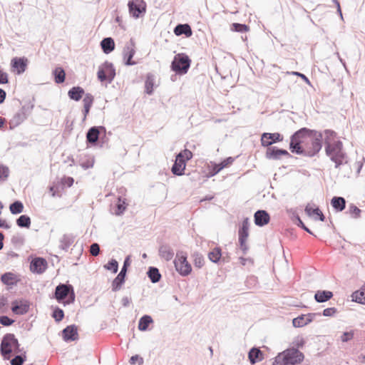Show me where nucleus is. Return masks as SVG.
I'll return each instance as SVG.
<instances>
[{"mask_svg":"<svg viewBox=\"0 0 365 365\" xmlns=\"http://www.w3.org/2000/svg\"><path fill=\"white\" fill-rule=\"evenodd\" d=\"M323 145V135L316 130H311L306 134V139L303 145V153L306 157L315 156L322 149Z\"/></svg>","mask_w":365,"mask_h":365,"instance_id":"nucleus-1","label":"nucleus"},{"mask_svg":"<svg viewBox=\"0 0 365 365\" xmlns=\"http://www.w3.org/2000/svg\"><path fill=\"white\" fill-rule=\"evenodd\" d=\"M325 153L335 163V168H339L341 165L347 163V155L344 150L341 140L334 141L333 143H327Z\"/></svg>","mask_w":365,"mask_h":365,"instance_id":"nucleus-2","label":"nucleus"},{"mask_svg":"<svg viewBox=\"0 0 365 365\" xmlns=\"http://www.w3.org/2000/svg\"><path fill=\"white\" fill-rule=\"evenodd\" d=\"M13 351L19 353L20 344L14 334H6L1 342L0 353L4 359L9 360Z\"/></svg>","mask_w":365,"mask_h":365,"instance_id":"nucleus-3","label":"nucleus"},{"mask_svg":"<svg viewBox=\"0 0 365 365\" xmlns=\"http://www.w3.org/2000/svg\"><path fill=\"white\" fill-rule=\"evenodd\" d=\"M75 297L74 289L71 284L60 283L56 287L54 298L58 302L69 304L74 302Z\"/></svg>","mask_w":365,"mask_h":365,"instance_id":"nucleus-4","label":"nucleus"},{"mask_svg":"<svg viewBox=\"0 0 365 365\" xmlns=\"http://www.w3.org/2000/svg\"><path fill=\"white\" fill-rule=\"evenodd\" d=\"M307 132H310L309 128H302L292 135L290 138L289 150L292 153L302 155L303 145Z\"/></svg>","mask_w":365,"mask_h":365,"instance_id":"nucleus-5","label":"nucleus"},{"mask_svg":"<svg viewBox=\"0 0 365 365\" xmlns=\"http://www.w3.org/2000/svg\"><path fill=\"white\" fill-rule=\"evenodd\" d=\"M191 60L187 55L181 53L176 54L171 63V70L178 75H185L190 67Z\"/></svg>","mask_w":365,"mask_h":365,"instance_id":"nucleus-6","label":"nucleus"},{"mask_svg":"<svg viewBox=\"0 0 365 365\" xmlns=\"http://www.w3.org/2000/svg\"><path fill=\"white\" fill-rule=\"evenodd\" d=\"M174 264L177 272L182 276H187L192 272L191 264L187 260V255L182 251L178 252Z\"/></svg>","mask_w":365,"mask_h":365,"instance_id":"nucleus-7","label":"nucleus"},{"mask_svg":"<svg viewBox=\"0 0 365 365\" xmlns=\"http://www.w3.org/2000/svg\"><path fill=\"white\" fill-rule=\"evenodd\" d=\"M97 74L98 78L101 82L107 81L108 83H111L115 76V69L112 63L106 61L99 68Z\"/></svg>","mask_w":365,"mask_h":365,"instance_id":"nucleus-8","label":"nucleus"},{"mask_svg":"<svg viewBox=\"0 0 365 365\" xmlns=\"http://www.w3.org/2000/svg\"><path fill=\"white\" fill-rule=\"evenodd\" d=\"M287 365H296L303 361L304 356L298 349H287L282 352Z\"/></svg>","mask_w":365,"mask_h":365,"instance_id":"nucleus-9","label":"nucleus"},{"mask_svg":"<svg viewBox=\"0 0 365 365\" xmlns=\"http://www.w3.org/2000/svg\"><path fill=\"white\" fill-rule=\"evenodd\" d=\"M130 265V256H127L123 262V267L112 282V291L117 292L120 289L122 285L124 284L125 280V276L128 271V267Z\"/></svg>","mask_w":365,"mask_h":365,"instance_id":"nucleus-10","label":"nucleus"},{"mask_svg":"<svg viewBox=\"0 0 365 365\" xmlns=\"http://www.w3.org/2000/svg\"><path fill=\"white\" fill-rule=\"evenodd\" d=\"M146 6V3L143 0H131L128 4L129 13L135 19H138L145 14Z\"/></svg>","mask_w":365,"mask_h":365,"instance_id":"nucleus-11","label":"nucleus"},{"mask_svg":"<svg viewBox=\"0 0 365 365\" xmlns=\"http://www.w3.org/2000/svg\"><path fill=\"white\" fill-rule=\"evenodd\" d=\"M260 140L262 146L270 147L274 143L282 141L283 136L279 133H263Z\"/></svg>","mask_w":365,"mask_h":365,"instance_id":"nucleus-12","label":"nucleus"},{"mask_svg":"<svg viewBox=\"0 0 365 365\" xmlns=\"http://www.w3.org/2000/svg\"><path fill=\"white\" fill-rule=\"evenodd\" d=\"M102 132L106 133V128L103 126H93L90 128L86 133L87 145H96Z\"/></svg>","mask_w":365,"mask_h":365,"instance_id":"nucleus-13","label":"nucleus"},{"mask_svg":"<svg viewBox=\"0 0 365 365\" xmlns=\"http://www.w3.org/2000/svg\"><path fill=\"white\" fill-rule=\"evenodd\" d=\"M135 53V43L133 40L131 38L130 40V42L126 43L123 51L125 65L133 66L136 64V62L132 60Z\"/></svg>","mask_w":365,"mask_h":365,"instance_id":"nucleus-14","label":"nucleus"},{"mask_svg":"<svg viewBox=\"0 0 365 365\" xmlns=\"http://www.w3.org/2000/svg\"><path fill=\"white\" fill-rule=\"evenodd\" d=\"M182 154V153H179L176 155L175 160L171 168L173 174L177 176H181L185 173L186 163Z\"/></svg>","mask_w":365,"mask_h":365,"instance_id":"nucleus-15","label":"nucleus"},{"mask_svg":"<svg viewBox=\"0 0 365 365\" xmlns=\"http://www.w3.org/2000/svg\"><path fill=\"white\" fill-rule=\"evenodd\" d=\"M317 316H321L320 313H309L307 314H301L292 320L294 327H302L313 322Z\"/></svg>","mask_w":365,"mask_h":365,"instance_id":"nucleus-16","label":"nucleus"},{"mask_svg":"<svg viewBox=\"0 0 365 365\" xmlns=\"http://www.w3.org/2000/svg\"><path fill=\"white\" fill-rule=\"evenodd\" d=\"M48 266L47 261L43 257H36L30 263V270L33 273L42 274Z\"/></svg>","mask_w":365,"mask_h":365,"instance_id":"nucleus-17","label":"nucleus"},{"mask_svg":"<svg viewBox=\"0 0 365 365\" xmlns=\"http://www.w3.org/2000/svg\"><path fill=\"white\" fill-rule=\"evenodd\" d=\"M30 304L27 300H14L11 303V311L18 315L26 314L29 310Z\"/></svg>","mask_w":365,"mask_h":365,"instance_id":"nucleus-18","label":"nucleus"},{"mask_svg":"<svg viewBox=\"0 0 365 365\" xmlns=\"http://www.w3.org/2000/svg\"><path fill=\"white\" fill-rule=\"evenodd\" d=\"M63 339L65 341H73L78 339V328L75 324L67 326L62 331Z\"/></svg>","mask_w":365,"mask_h":365,"instance_id":"nucleus-19","label":"nucleus"},{"mask_svg":"<svg viewBox=\"0 0 365 365\" xmlns=\"http://www.w3.org/2000/svg\"><path fill=\"white\" fill-rule=\"evenodd\" d=\"M28 60L25 57H14L11 59V66L18 74L23 73L27 67Z\"/></svg>","mask_w":365,"mask_h":365,"instance_id":"nucleus-20","label":"nucleus"},{"mask_svg":"<svg viewBox=\"0 0 365 365\" xmlns=\"http://www.w3.org/2000/svg\"><path fill=\"white\" fill-rule=\"evenodd\" d=\"M235 160V158L232 157H228L224 159L220 163H215L209 171V175L212 177L217 175L220 171H221L223 168L231 165Z\"/></svg>","mask_w":365,"mask_h":365,"instance_id":"nucleus-21","label":"nucleus"},{"mask_svg":"<svg viewBox=\"0 0 365 365\" xmlns=\"http://www.w3.org/2000/svg\"><path fill=\"white\" fill-rule=\"evenodd\" d=\"M270 216L266 210H259L254 215V221L256 225L262 227L269 223Z\"/></svg>","mask_w":365,"mask_h":365,"instance_id":"nucleus-22","label":"nucleus"},{"mask_svg":"<svg viewBox=\"0 0 365 365\" xmlns=\"http://www.w3.org/2000/svg\"><path fill=\"white\" fill-rule=\"evenodd\" d=\"M158 255L161 259L168 262L174 257V250L168 244H162L158 249Z\"/></svg>","mask_w":365,"mask_h":365,"instance_id":"nucleus-23","label":"nucleus"},{"mask_svg":"<svg viewBox=\"0 0 365 365\" xmlns=\"http://www.w3.org/2000/svg\"><path fill=\"white\" fill-rule=\"evenodd\" d=\"M173 31L177 36L185 35L186 37H190L192 35V29L188 24H178Z\"/></svg>","mask_w":365,"mask_h":365,"instance_id":"nucleus-24","label":"nucleus"},{"mask_svg":"<svg viewBox=\"0 0 365 365\" xmlns=\"http://www.w3.org/2000/svg\"><path fill=\"white\" fill-rule=\"evenodd\" d=\"M304 211L306 214L309 217L316 215L317 218L315 217V220L318 219L322 222L325 220V216L318 207H313L310 204H307V205L305 207Z\"/></svg>","mask_w":365,"mask_h":365,"instance_id":"nucleus-25","label":"nucleus"},{"mask_svg":"<svg viewBox=\"0 0 365 365\" xmlns=\"http://www.w3.org/2000/svg\"><path fill=\"white\" fill-rule=\"evenodd\" d=\"M333 297V293L328 290H318L314 294V299L318 303H323L329 301Z\"/></svg>","mask_w":365,"mask_h":365,"instance_id":"nucleus-26","label":"nucleus"},{"mask_svg":"<svg viewBox=\"0 0 365 365\" xmlns=\"http://www.w3.org/2000/svg\"><path fill=\"white\" fill-rule=\"evenodd\" d=\"M101 46L104 53L108 54L115 49V42L111 37L104 38L101 41Z\"/></svg>","mask_w":365,"mask_h":365,"instance_id":"nucleus-27","label":"nucleus"},{"mask_svg":"<svg viewBox=\"0 0 365 365\" xmlns=\"http://www.w3.org/2000/svg\"><path fill=\"white\" fill-rule=\"evenodd\" d=\"M262 352L259 348L253 347L248 353V358L251 364H255L262 359Z\"/></svg>","mask_w":365,"mask_h":365,"instance_id":"nucleus-28","label":"nucleus"},{"mask_svg":"<svg viewBox=\"0 0 365 365\" xmlns=\"http://www.w3.org/2000/svg\"><path fill=\"white\" fill-rule=\"evenodd\" d=\"M84 94V90L80 86H74L71 88L68 92V97L73 101H78L81 99Z\"/></svg>","mask_w":365,"mask_h":365,"instance_id":"nucleus-29","label":"nucleus"},{"mask_svg":"<svg viewBox=\"0 0 365 365\" xmlns=\"http://www.w3.org/2000/svg\"><path fill=\"white\" fill-rule=\"evenodd\" d=\"M331 205L336 212H341L346 207V200L343 197H334Z\"/></svg>","mask_w":365,"mask_h":365,"instance_id":"nucleus-30","label":"nucleus"},{"mask_svg":"<svg viewBox=\"0 0 365 365\" xmlns=\"http://www.w3.org/2000/svg\"><path fill=\"white\" fill-rule=\"evenodd\" d=\"M250 222L248 218H245L238 230L239 239L247 240L249 237Z\"/></svg>","mask_w":365,"mask_h":365,"instance_id":"nucleus-31","label":"nucleus"},{"mask_svg":"<svg viewBox=\"0 0 365 365\" xmlns=\"http://www.w3.org/2000/svg\"><path fill=\"white\" fill-rule=\"evenodd\" d=\"M56 83L60 84L65 81L66 72L62 67L58 66L52 71Z\"/></svg>","mask_w":365,"mask_h":365,"instance_id":"nucleus-32","label":"nucleus"},{"mask_svg":"<svg viewBox=\"0 0 365 365\" xmlns=\"http://www.w3.org/2000/svg\"><path fill=\"white\" fill-rule=\"evenodd\" d=\"M73 241L74 237L72 235L65 234L60 240L59 247L64 251H67Z\"/></svg>","mask_w":365,"mask_h":365,"instance_id":"nucleus-33","label":"nucleus"},{"mask_svg":"<svg viewBox=\"0 0 365 365\" xmlns=\"http://www.w3.org/2000/svg\"><path fill=\"white\" fill-rule=\"evenodd\" d=\"M279 150H280V148L275 147V146L267 147V151L265 153L266 158L269 159V160H279L281 158V154L279 152Z\"/></svg>","mask_w":365,"mask_h":365,"instance_id":"nucleus-34","label":"nucleus"},{"mask_svg":"<svg viewBox=\"0 0 365 365\" xmlns=\"http://www.w3.org/2000/svg\"><path fill=\"white\" fill-rule=\"evenodd\" d=\"M147 274L153 283H157L161 279V274L159 269L155 267H150L147 272Z\"/></svg>","mask_w":365,"mask_h":365,"instance_id":"nucleus-35","label":"nucleus"},{"mask_svg":"<svg viewBox=\"0 0 365 365\" xmlns=\"http://www.w3.org/2000/svg\"><path fill=\"white\" fill-rule=\"evenodd\" d=\"M155 85V76L152 73H148L145 82V93L148 95L153 93V88Z\"/></svg>","mask_w":365,"mask_h":365,"instance_id":"nucleus-36","label":"nucleus"},{"mask_svg":"<svg viewBox=\"0 0 365 365\" xmlns=\"http://www.w3.org/2000/svg\"><path fill=\"white\" fill-rule=\"evenodd\" d=\"M153 322L152 317L150 315H143L139 320L138 329L142 331L148 330V327Z\"/></svg>","mask_w":365,"mask_h":365,"instance_id":"nucleus-37","label":"nucleus"},{"mask_svg":"<svg viewBox=\"0 0 365 365\" xmlns=\"http://www.w3.org/2000/svg\"><path fill=\"white\" fill-rule=\"evenodd\" d=\"M128 203L126 202V200L123 198L121 196L118 197V201L115 205V215H122L127 207Z\"/></svg>","mask_w":365,"mask_h":365,"instance_id":"nucleus-38","label":"nucleus"},{"mask_svg":"<svg viewBox=\"0 0 365 365\" xmlns=\"http://www.w3.org/2000/svg\"><path fill=\"white\" fill-rule=\"evenodd\" d=\"M28 117V113H24L21 110H19L11 120V124L14 126H18L20 125L24 120H26Z\"/></svg>","mask_w":365,"mask_h":365,"instance_id":"nucleus-39","label":"nucleus"},{"mask_svg":"<svg viewBox=\"0 0 365 365\" xmlns=\"http://www.w3.org/2000/svg\"><path fill=\"white\" fill-rule=\"evenodd\" d=\"M1 280L3 284L6 285H14L16 283V275L12 272H6L1 276Z\"/></svg>","mask_w":365,"mask_h":365,"instance_id":"nucleus-40","label":"nucleus"},{"mask_svg":"<svg viewBox=\"0 0 365 365\" xmlns=\"http://www.w3.org/2000/svg\"><path fill=\"white\" fill-rule=\"evenodd\" d=\"M16 222L19 227L29 228L31 221L29 216L26 215H22L16 219Z\"/></svg>","mask_w":365,"mask_h":365,"instance_id":"nucleus-41","label":"nucleus"},{"mask_svg":"<svg viewBox=\"0 0 365 365\" xmlns=\"http://www.w3.org/2000/svg\"><path fill=\"white\" fill-rule=\"evenodd\" d=\"M222 257V251L220 247H215L208 253L209 259L214 263H217Z\"/></svg>","mask_w":365,"mask_h":365,"instance_id":"nucleus-42","label":"nucleus"},{"mask_svg":"<svg viewBox=\"0 0 365 365\" xmlns=\"http://www.w3.org/2000/svg\"><path fill=\"white\" fill-rule=\"evenodd\" d=\"M9 210L13 215L20 214L24 211V205L21 201L16 200L9 205Z\"/></svg>","mask_w":365,"mask_h":365,"instance_id":"nucleus-43","label":"nucleus"},{"mask_svg":"<svg viewBox=\"0 0 365 365\" xmlns=\"http://www.w3.org/2000/svg\"><path fill=\"white\" fill-rule=\"evenodd\" d=\"M353 295L356 302L365 304V284L360 290L355 292Z\"/></svg>","mask_w":365,"mask_h":365,"instance_id":"nucleus-44","label":"nucleus"},{"mask_svg":"<svg viewBox=\"0 0 365 365\" xmlns=\"http://www.w3.org/2000/svg\"><path fill=\"white\" fill-rule=\"evenodd\" d=\"M48 189H49V192H51V197H60L61 196V195L58 193L60 192V190H61V185H60V182H58V180L56 182H53V185L49 186Z\"/></svg>","mask_w":365,"mask_h":365,"instance_id":"nucleus-45","label":"nucleus"},{"mask_svg":"<svg viewBox=\"0 0 365 365\" xmlns=\"http://www.w3.org/2000/svg\"><path fill=\"white\" fill-rule=\"evenodd\" d=\"M249 30V26L244 24L233 23L231 25V31L235 32L243 33Z\"/></svg>","mask_w":365,"mask_h":365,"instance_id":"nucleus-46","label":"nucleus"},{"mask_svg":"<svg viewBox=\"0 0 365 365\" xmlns=\"http://www.w3.org/2000/svg\"><path fill=\"white\" fill-rule=\"evenodd\" d=\"M104 267L108 270L112 271L113 273H116L118 270V262L117 260L112 259L104 265Z\"/></svg>","mask_w":365,"mask_h":365,"instance_id":"nucleus-47","label":"nucleus"},{"mask_svg":"<svg viewBox=\"0 0 365 365\" xmlns=\"http://www.w3.org/2000/svg\"><path fill=\"white\" fill-rule=\"evenodd\" d=\"M324 134V145L326 146L327 143H333L334 142H332V140H334L336 136V132L332 130H325Z\"/></svg>","mask_w":365,"mask_h":365,"instance_id":"nucleus-48","label":"nucleus"},{"mask_svg":"<svg viewBox=\"0 0 365 365\" xmlns=\"http://www.w3.org/2000/svg\"><path fill=\"white\" fill-rule=\"evenodd\" d=\"M26 359L25 354L16 355L11 360V365H22L26 361Z\"/></svg>","mask_w":365,"mask_h":365,"instance_id":"nucleus-49","label":"nucleus"},{"mask_svg":"<svg viewBox=\"0 0 365 365\" xmlns=\"http://www.w3.org/2000/svg\"><path fill=\"white\" fill-rule=\"evenodd\" d=\"M348 212L353 218L356 219L360 217L361 210L354 204H351L349 207Z\"/></svg>","mask_w":365,"mask_h":365,"instance_id":"nucleus-50","label":"nucleus"},{"mask_svg":"<svg viewBox=\"0 0 365 365\" xmlns=\"http://www.w3.org/2000/svg\"><path fill=\"white\" fill-rule=\"evenodd\" d=\"M52 317L54 318L56 322H59L63 319L64 312H63V309H61V308L56 307L53 309Z\"/></svg>","mask_w":365,"mask_h":365,"instance_id":"nucleus-51","label":"nucleus"},{"mask_svg":"<svg viewBox=\"0 0 365 365\" xmlns=\"http://www.w3.org/2000/svg\"><path fill=\"white\" fill-rule=\"evenodd\" d=\"M58 182H60L61 190H63L65 185H67L68 187H71L74 182V180L72 177L64 176L63 178L61 179V180H58Z\"/></svg>","mask_w":365,"mask_h":365,"instance_id":"nucleus-52","label":"nucleus"},{"mask_svg":"<svg viewBox=\"0 0 365 365\" xmlns=\"http://www.w3.org/2000/svg\"><path fill=\"white\" fill-rule=\"evenodd\" d=\"M9 175V169L7 166L0 165V180H6Z\"/></svg>","mask_w":365,"mask_h":365,"instance_id":"nucleus-53","label":"nucleus"},{"mask_svg":"<svg viewBox=\"0 0 365 365\" xmlns=\"http://www.w3.org/2000/svg\"><path fill=\"white\" fill-rule=\"evenodd\" d=\"M94 98L91 93H86L83 98V107H86V108H91L93 103Z\"/></svg>","mask_w":365,"mask_h":365,"instance_id":"nucleus-54","label":"nucleus"},{"mask_svg":"<svg viewBox=\"0 0 365 365\" xmlns=\"http://www.w3.org/2000/svg\"><path fill=\"white\" fill-rule=\"evenodd\" d=\"M24 242V237L20 234H16L12 236L11 243L15 245H22Z\"/></svg>","mask_w":365,"mask_h":365,"instance_id":"nucleus-55","label":"nucleus"},{"mask_svg":"<svg viewBox=\"0 0 365 365\" xmlns=\"http://www.w3.org/2000/svg\"><path fill=\"white\" fill-rule=\"evenodd\" d=\"M14 320L9 318L8 316L3 315L0 317V324L3 326L8 327L11 325Z\"/></svg>","mask_w":365,"mask_h":365,"instance_id":"nucleus-56","label":"nucleus"},{"mask_svg":"<svg viewBox=\"0 0 365 365\" xmlns=\"http://www.w3.org/2000/svg\"><path fill=\"white\" fill-rule=\"evenodd\" d=\"M137 362L138 365H143L144 362L143 357L140 356L138 354L132 356L129 360V363L132 365H134Z\"/></svg>","mask_w":365,"mask_h":365,"instance_id":"nucleus-57","label":"nucleus"},{"mask_svg":"<svg viewBox=\"0 0 365 365\" xmlns=\"http://www.w3.org/2000/svg\"><path fill=\"white\" fill-rule=\"evenodd\" d=\"M100 252V246L98 243L94 242L90 246V253L93 256H98Z\"/></svg>","mask_w":365,"mask_h":365,"instance_id":"nucleus-58","label":"nucleus"},{"mask_svg":"<svg viewBox=\"0 0 365 365\" xmlns=\"http://www.w3.org/2000/svg\"><path fill=\"white\" fill-rule=\"evenodd\" d=\"M34 107V103H32L31 101L25 103L22 107L20 109L21 111H23L24 113H28V115H29V113L31 112V110H33Z\"/></svg>","mask_w":365,"mask_h":365,"instance_id":"nucleus-59","label":"nucleus"},{"mask_svg":"<svg viewBox=\"0 0 365 365\" xmlns=\"http://www.w3.org/2000/svg\"><path fill=\"white\" fill-rule=\"evenodd\" d=\"M247 240L239 239L240 248L244 255H246L249 250V246L246 243Z\"/></svg>","mask_w":365,"mask_h":365,"instance_id":"nucleus-60","label":"nucleus"},{"mask_svg":"<svg viewBox=\"0 0 365 365\" xmlns=\"http://www.w3.org/2000/svg\"><path fill=\"white\" fill-rule=\"evenodd\" d=\"M296 219L297 221L296 223L297 226H299V227H301L302 229H303L304 231L309 233L310 235H313L312 232L304 225V223L302 222V220H301V218L299 217V215L296 216Z\"/></svg>","mask_w":365,"mask_h":365,"instance_id":"nucleus-61","label":"nucleus"},{"mask_svg":"<svg viewBox=\"0 0 365 365\" xmlns=\"http://www.w3.org/2000/svg\"><path fill=\"white\" fill-rule=\"evenodd\" d=\"M353 337H354V331H345L341 335V340L343 342H347V341H350L351 339H352Z\"/></svg>","mask_w":365,"mask_h":365,"instance_id":"nucleus-62","label":"nucleus"},{"mask_svg":"<svg viewBox=\"0 0 365 365\" xmlns=\"http://www.w3.org/2000/svg\"><path fill=\"white\" fill-rule=\"evenodd\" d=\"M337 312V309L335 307H329L323 310V316L324 317H333Z\"/></svg>","mask_w":365,"mask_h":365,"instance_id":"nucleus-63","label":"nucleus"},{"mask_svg":"<svg viewBox=\"0 0 365 365\" xmlns=\"http://www.w3.org/2000/svg\"><path fill=\"white\" fill-rule=\"evenodd\" d=\"M272 365H287L282 353H279L274 358V361H273Z\"/></svg>","mask_w":365,"mask_h":365,"instance_id":"nucleus-64","label":"nucleus"}]
</instances>
